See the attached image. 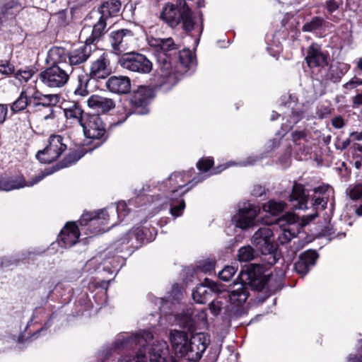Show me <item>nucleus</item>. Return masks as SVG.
<instances>
[{
	"instance_id": "f8f14e48",
	"label": "nucleus",
	"mask_w": 362,
	"mask_h": 362,
	"mask_svg": "<svg viewBox=\"0 0 362 362\" xmlns=\"http://www.w3.org/2000/svg\"><path fill=\"white\" fill-rule=\"evenodd\" d=\"M48 174L41 173L28 182L25 181L23 175H0V191L8 192L25 187H32L43 180Z\"/></svg>"
},
{
	"instance_id": "6e6d98bb",
	"label": "nucleus",
	"mask_w": 362,
	"mask_h": 362,
	"mask_svg": "<svg viewBox=\"0 0 362 362\" xmlns=\"http://www.w3.org/2000/svg\"><path fill=\"white\" fill-rule=\"evenodd\" d=\"M307 131H295L291 134L292 141L296 145H300L301 140H305L307 137Z\"/></svg>"
},
{
	"instance_id": "f03ea898",
	"label": "nucleus",
	"mask_w": 362,
	"mask_h": 362,
	"mask_svg": "<svg viewBox=\"0 0 362 362\" xmlns=\"http://www.w3.org/2000/svg\"><path fill=\"white\" fill-rule=\"evenodd\" d=\"M267 281L262 267L258 264H250L245 270L240 271L237 280L234 281L233 288L224 293L231 305L240 307L249 296L248 286L253 290L262 291Z\"/></svg>"
},
{
	"instance_id": "9b49d317",
	"label": "nucleus",
	"mask_w": 362,
	"mask_h": 362,
	"mask_svg": "<svg viewBox=\"0 0 362 362\" xmlns=\"http://www.w3.org/2000/svg\"><path fill=\"white\" fill-rule=\"evenodd\" d=\"M61 135L53 134L49 138V144L36 154L37 159L42 163H51L56 160L66 149Z\"/></svg>"
},
{
	"instance_id": "ddd939ff",
	"label": "nucleus",
	"mask_w": 362,
	"mask_h": 362,
	"mask_svg": "<svg viewBox=\"0 0 362 362\" xmlns=\"http://www.w3.org/2000/svg\"><path fill=\"white\" fill-rule=\"evenodd\" d=\"M295 222V216L291 213H288L281 217L275 218L273 220H269L267 217L262 218V223L265 225L276 224L281 228V233L277 238V242L280 245L288 243L294 237V233H291L288 226Z\"/></svg>"
},
{
	"instance_id": "774afa93",
	"label": "nucleus",
	"mask_w": 362,
	"mask_h": 362,
	"mask_svg": "<svg viewBox=\"0 0 362 362\" xmlns=\"http://www.w3.org/2000/svg\"><path fill=\"white\" fill-rule=\"evenodd\" d=\"M352 107H358L362 105V90L358 91V93L351 98Z\"/></svg>"
},
{
	"instance_id": "bb28decb",
	"label": "nucleus",
	"mask_w": 362,
	"mask_h": 362,
	"mask_svg": "<svg viewBox=\"0 0 362 362\" xmlns=\"http://www.w3.org/2000/svg\"><path fill=\"white\" fill-rule=\"evenodd\" d=\"M308 196V192L305 189L304 186L295 182L288 200L291 202H294L293 207L295 209H307Z\"/></svg>"
},
{
	"instance_id": "4d7b16f0",
	"label": "nucleus",
	"mask_w": 362,
	"mask_h": 362,
	"mask_svg": "<svg viewBox=\"0 0 362 362\" xmlns=\"http://www.w3.org/2000/svg\"><path fill=\"white\" fill-rule=\"evenodd\" d=\"M57 18V23L59 26L64 27L67 25V12L62 10L54 14Z\"/></svg>"
},
{
	"instance_id": "c9c22d12",
	"label": "nucleus",
	"mask_w": 362,
	"mask_h": 362,
	"mask_svg": "<svg viewBox=\"0 0 362 362\" xmlns=\"http://www.w3.org/2000/svg\"><path fill=\"white\" fill-rule=\"evenodd\" d=\"M32 254L31 252L18 253L13 256H4L0 257V268L5 269L17 267L21 262L28 259Z\"/></svg>"
},
{
	"instance_id": "c756f323",
	"label": "nucleus",
	"mask_w": 362,
	"mask_h": 362,
	"mask_svg": "<svg viewBox=\"0 0 362 362\" xmlns=\"http://www.w3.org/2000/svg\"><path fill=\"white\" fill-rule=\"evenodd\" d=\"M115 253L112 255H110L111 251L105 254L101 262L103 270L107 272L109 274H113L115 272L118 271L119 267L124 262V259H121V256L118 255L122 250L118 251V248H115Z\"/></svg>"
},
{
	"instance_id": "69168bd1",
	"label": "nucleus",
	"mask_w": 362,
	"mask_h": 362,
	"mask_svg": "<svg viewBox=\"0 0 362 362\" xmlns=\"http://www.w3.org/2000/svg\"><path fill=\"white\" fill-rule=\"evenodd\" d=\"M332 125L336 129H341L345 126L344 118L339 115L332 119Z\"/></svg>"
},
{
	"instance_id": "412c9836",
	"label": "nucleus",
	"mask_w": 362,
	"mask_h": 362,
	"mask_svg": "<svg viewBox=\"0 0 362 362\" xmlns=\"http://www.w3.org/2000/svg\"><path fill=\"white\" fill-rule=\"evenodd\" d=\"M329 58L328 52H322L317 45L312 44L307 50L305 61L310 69L325 68L328 65Z\"/></svg>"
},
{
	"instance_id": "603ef678",
	"label": "nucleus",
	"mask_w": 362,
	"mask_h": 362,
	"mask_svg": "<svg viewBox=\"0 0 362 362\" xmlns=\"http://www.w3.org/2000/svg\"><path fill=\"white\" fill-rule=\"evenodd\" d=\"M185 209V202L183 199H180L177 204H172L170 206V214L175 218L180 216Z\"/></svg>"
},
{
	"instance_id": "4c0bfd02",
	"label": "nucleus",
	"mask_w": 362,
	"mask_h": 362,
	"mask_svg": "<svg viewBox=\"0 0 362 362\" xmlns=\"http://www.w3.org/2000/svg\"><path fill=\"white\" fill-rule=\"evenodd\" d=\"M349 69V65L342 62H337L329 67V78L333 83H339Z\"/></svg>"
},
{
	"instance_id": "3c124183",
	"label": "nucleus",
	"mask_w": 362,
	"mask_h": 362,
	"mask_svg": "<svg viewBox=\"0 0 362 362\" xmlns=\"http://www.w3.org/2000/svg\"><path fill=\"white\" fill-rule=\"evenodd\" d=\"M214 165V159L212 158H203L197 163V168L201 172H208Z\"/></svg>"
},
{
	"instance_id": "7ed1b4c3",
	"label": "nucleus",
	"mask_w": 362,
	"mask_h": 362,
	"mask_svg": "<svg viewBox=\"0 0 362 362\" xmlns=\"http://www.w3.org/2000/svg\"><path fill=\"white\" fill-rule=\"evenodd\" d=\"M192 14L185 1H180L179 5L167 3L162 8L160 18L171 28H175L182 22L183 29L190 33L194 26Z\"/></svg>"
},
{
	"instance_id": "423d86ee",
	"label": "nucleus",
	"mask_w": 362,
	"mask_h": 362,
	"mask_svg": "<svg viewBox=\"0 0 362 362\" xmlns=\"http://www.w3.org/2000/svg\"><path fill=\"white\" fill-rule=\"evenodd\" d=\"M81 126L86 138L96 141V146L105 143L109 137L105 124L98 114L86 113Z\"/></svg>"
},
{
	"instance_id": "8fccbe9b",
	"label": "nucleus",
	"mask_w": 362,
	"mask_h": 362,
	"mask_svg": "<svg viewBox=\"0 0 362 362\" xmlns=\"http://www.w3.org/2000/svg\"><path fill=\"white\" fill-rule=\"evenodd\" d=\"M237 269L233 266H226L221 272H218L220 279L228 281L235 274Z\"/></svg>"
},
{
	"instance_id": "393cba45",
	"label": "nucleus",
	"mask_w": 362,
	"mask_h": 362,
	"mask_svg": "<svg viewBox=\"0 0 362 362\" xmlns=\"http://www.w3.org/2000/svg\"><path fill=\"white\" fill-rule=\"evenodd\" d=\"M107 88L112 93L122 95L131 90V80L124 76H110L105 82Z\"/></svg>"
},
{
	"instance_id": "680f3d73",
	"label": "nucleus",
	"mask_w": 362,
	"mask_h": 362,
	"mask_svg": "<svg viewBox=\"0 0 362 362\" xmlns=\"http://www.w3.org/2000/svg\"><path fill=\"white\" fill-rule=\"evenodd\" d=\"M339 4L336 0H327L325 1V8L331 14L339 8Z\"/></svg>"
},
{
	"instance_id": "aec40b11",
	"label": "nucleus",
	"mask_w": 362,
	"mask_h": 362,
	"mask_svg": "<svg viewBox=\"0 0 362 362\" xmlns=\"http://www.w3.org/2000/svg\"><path fill=\"white\" fill-rule=\"evenodd\" d=\"M79 236L80 232L76 223L68 222L60 231L58 243L62 247H71L78 241Z\"/></svg>"
},
{
	"instance_id": "a19ab883",
	"label": "nucleus",
	"mask_w": 362,
	"mask_h": 362,
	"mask_svg": "<svg viewBox=\"0 0 362 362\" xmlns=\"http://www.w3.org/2000/svg\"><path fill=\"white\" fill-rule=\"evenodd\" d=\"M64 115L68 119H75L81 125L82 119H83V116L86 115L81 107L78 105V103H74L69 107L65 108L64 110Z\"/></svg>"
},
{
	"instance_id": "cd10ccee",
	"label": "nucleus",
	"mask_w": 362,
	"mask_h": 362,
	"mask_svg": "<svg viewBox=\"0 0 362 362\" xmlns=\"http://www.w3.org/2000/svg\"><path fill=\"white\" fill-rule=\"evenodd\" d=\"M88 106L103 113H107L115 107V103L111 98L98 95H91L87 100Z\"/></svg>"
},
{
	"instance_id": "c85d7f7f",
	"label": "nucleus",
	"mask_w": 362,
	"mask_h": 362,
	"mask_svg": "<svg viewBox=\"0 0 362 362\" xmlns=\"http://www.w3.org/2000/svg\"><path fill=\"white\" fill-rule=\"evenodd\" d=\"M219 293L220 294L218 296L209 304V309L214 316H218L221 314L223 309L226 316L231 317L233 316V313L229 309V305H228V300H227L225 293L221 291Z\"/></svg>"
},
{
	"instance_id": "58836bf2",
	"label": "nucleus",
	"mask_w": 362,
	"mask_h": 362,
	"mask_svg": "<svg viewBox=\"0 0 362 362\" xmlns=\"http://www.w3.org/2000/svg\"><path fill=\"white\" fill-rule=\"evenodd\" d=\"M107 216L105 209L95 212H84L79 220V223L81 226H87L89 222L95 224V222L99 221L101 218L105 220Z\"/></svg>"
},
{
	"instance_id": "2eb2a0df",
	"label": "nucleus",
	"mask_w": 362,
	"mask_h": 362,
	"mask_svg": "<svg viewBox=\"0 0 362 362\" xmlns=\"http://www.w3.org/2000/svg\"><path fill=\"white\" fill-rule=\"evenodd\" d=\"M209 345V340L202 333L193 336L182 358L191 361L199 360Z\"/></svg>"
},
{
	"instance_id": "0eeeda50",
	"label": "nucleus",
	"mask_w": 362,
	"mask_h": 362,
	"mask_svg": "<svg viewBox=\"0 0 362 362\" xmlns=\"http://www.w3.org/2000/svg\"><path fill=\"white\" fill-rule=\"evenodd\" d=\"M72 72L66 64H52L39 74V79L47 87L62 88L69 81Z\"/></svg>"
},
{
	"instance_id": "13d9d810",
	"label": "nucleus",
	"mask_w": 362,
	"mask_h": 362,
	"mask_svg": "<svg viewBox=\"0 0 362 362\" xmlns=\"http://www.w3.org/2000/svg\"><path fill=\"white\" fill-rule=\"evenodd\" d=\"M15 71L14 66L6 61L4 63L0 62V73L9 75Z\"/></svg>"
},
{
	"instance_id": "7c9ffc66",
	"label": "nucleus",
	"mask_w": 362,
	"mask_h": 362,
	"mask_svg": "<svg viewBox=\"0 0 362 362\" xmlns=\"http://www.w3.org/2000/svg\"><path fill=\"white\" fill-rule=\"evenodd\" d=\"M148 229L142 227H134L121 239V243H129L133 238L140 244L151 242L152 238L148 236Z\"/></svg>"
},
{
	"instance_id": "4468645a",
	"label": "nucleus",
	"mask_w": 362,
	"mask_h": 362,
	"mask_svg": "<svg viewBox=\"0 0 362 362\" xmlns=\"http://www.w3.org/2000/svg\"><path fill=\"white\" fill-rule=\"evenodd\" d=\"M259 210L250 203L245 204L232 218V222L235 227L247 229L255 225V221Z\"/></svg>"
},
{
	"instance_id": "5fc2aeb1",
	"label": "nucleus",
	"mask_w": 362,
	"mask_h": 362,
	"mask_svg": "<svg viewBox=\"0 0 362 362\" xmlns=\"http://www.w3.org/2000/svg\"><path fill=\"white\" fill-rule=\"evenodd\" d=\"M362 85V78L357 76L353 77L348 82L343 85V88L346 90H353L356 88L358 86Z\"/></svg>"
},
{
	"instance_id": "f3484780",
	"label": "nucleus",
	"mask_w": 362,
	"mask_h": 362,
	"mask_svg": "<svg viewBox=\"0 0 362 362\" xmlns=\"http://www.w3.org/2000/svg\"><path fill=\"white\" fill-rule=\"evenodd\" d=\"M112 74L110 62L105 53L93 61L90 67L89 77L95 81L106 79Z\"/></svg>"
},
{
	"instance_id": "39448f33",
	"label": "nucleus",
	"mask_w": 362,
	"mask_h": 362,
	"mask_svg": "<svg viewBox=\"0 0 362 362\" xmlns=\"http://www.w3.org/2000/svg\"><path fill=\"white\" fill-rule=\"evenodd\" d=\"M192 174L190 172L173 173L166 180L162 182L161 183H158V190L170 192V196L169 198L173 199L177 196L176 193L177 192L178 189L183 188L187 185H191L190 187H187L186 189L181 192L180 195V197H182L187 192H189L192 187H194L199 182L204 180L203 176L194 177L191 180H187L185 179L186 177H189Z\"/></svg>"
},
{
	"instance_id": "6ab92c4d",
	"label": "nucleus",
	"mask_w": 362,
	"mask_h": 362,
	"mask_svg": "<svg viewBox=\"0 0 362 362\" xmlns=\"http://www.w3.org/2000/svg\"><path fill=\"white\" fill-rule=\"evenodd\" d=\"M133 35V32L129 29H119L112 31L109 35V40L114 52L117 54H120L124 52Z\"/></svg>"
},
{
	"instance_id": "a18cd8bd",
	"label": "nucleus",
	"mask_w": 362,
	"mask_h": 362,
	"mask_svg": "<svg viewBox=\"0 0 362 362\" xmlns=\"http://www.w3.org/2000/svg\"><path fill=\"white\" fill-rule=\"evenodd\" d=\"M178 63L183 68H189L193 62V58L191 51L189 49H183L178 52Z\"/></svg>"
},
{
	"instance_id": "72a5a7b5",
	"label": "nucleus",
	"mask_w": 362,
	"mask_h": 362,
	"mask_svg": "<svg viewBox=\"0 0 362 362\" xmlns=\"http://www.w3.org/2000/svg\"><path fill=\"white\" fill-rule=\"evenodd\" d=\"M328 22L321 16H313L306 21L302 26V31L304 33H317L325 30Z\"/></svg>"
},
{
	"instance_id": "ea45409f",
	"label": "nucleus",
	"mask_w": 362,
	"mask_h": 362,
	"mask_svg": "<svg viewBox=\"0 0 362 362\" xmlns=\"http://www.w3.org/2000/svg\"><path fill=\"white\" fill-rule=\"evenodd\" d=\"M286 206V204L284 202H276L274 199H271L263 204L262 209L272 216L276 217L284 211Z\"/></svg>"
},
{
	"instance_id": "4be33fe9",
	"label": "nucleus",
	"mask_w": 362,
	"mask_h": 362,
	"mask_svg": "<svg viewBox=\"0 0 362 362\" xmlns=\"http://www.w3.org/2000/svg\"><path fill=\"white\" fill-rule=\"evenodd\" d=\"M318 257L319 254L315 250H308L303 252L294 264L295 270L302 276H305L308 273L310 267L315 264Z\"/></svg>"
},
{
	"instance_id": "c03bdc74",
	"label": "nucleus",
	"mask_w": 362,
	"mask_h": 362,
	"mask_svg": "<svg viewBox=\"0 0 362 362\" xmlns=\"http://www.w3.org/2000/svg\"><path fill=\"white\" fill-rule=\"evenodd\" d=\"M51 54L54 57L53 64H60L61 63H68V52L65 48L55 47L50 50Z\"/></svg>"
},
{
	"instance_id": "37998d69",
	"label": "nucleus",
	"mask_w": 362,
	"mask_h": 362,
	"mask_svg": "<svg viewBox=\"0 0 362 362\" xmlns=\"http://www.w3.org/2000/svg\"><path fill=\"white\" fill-rule=\"evenodd\" d=\"M90 80L92 79L89 77V74H85L78 75L77 78L78 85L74 90V93L81 96L88 95V91L87 90V86Z\"/></svg>"
},
{
	"instance_id": "e2e57ef3",
	"label": "nucleus",
	"mask_w": 362,
	"mask_h": 362,
	"mask_svg": "<svg viewBox=\"0 0 362 362\" xmlns=\"http://www.w3.org/2000/svg\"><path fill=\"white\" fill-rule=\"evenodd\" d=\"M313 200L315 206H321L322 209L327 207V197H325L323 194L322 197H314Z\"/></svg>"
},
{
	"instance_id": "0e129e2a",
	"label": "nucleus",
	"mask_w": 362,
	"mask_h": 362,
	"mask_svg": "<svg viewBox=\"0 0 362 362\" xmlns=\"http://www.w3.org/2000/svg\"><path fill=\"white\" fill-rule=\"evenodd\" d=\"M117 213L118 214V216H125L129 214V209L128 207L124 202H119L118 203L117 208H116Z\"/></svg>"
},
{
	"instance_id": "5701e85b",
	"label": "nucleus",
	"mask_w": 362,
	"mask_h": 362,
	"mask_svg": "<svg viewBox=\"0 0 362 362\" xmlns=\"http://www.w3.org/2000/svg\"><path fill=\"white\" fill-rule=\"evenodd\" d=\"M60 96L58 94H43L35 90L30 96V103L34 108L53 107L59 103Z\"/></svg>"
},
{
	"instance_id": "20e7f679",
	"label": "nucleus",
	"mask_w": 362,
	"mask_h": 362,
	"mask_svg": "<svg viewBox=\"0 0 362 362\" xmlns=\"http://www.w3.org/2000/svg\"><path fill=\"white\" fill-rule=\"evenodd\" d=\"M154 97L153 89L148 86H140L137 89L134 90L127 99L129 108L126 110L124 121L132 114L139 115L148 114L150 112L148 105Z\"/></svg>"
},
{
	"instance_id": "e433bc0d",
	"label": "nucleus",
	"mask_w": 362,
	"mask_h": 362,
	"mask_svg": "<svg viewBox=\"0 0 362 362\" xmlns=\"http://www.w3.org/2000/svg\"><path fill=\"white\" fill-rule=\"evenodd\" d=\"M21 7L16 0H5L0 12V26L15 16L14 9Z\"/></svg>"
},
{
	"instance_id": "bf43d9fd",
	"label": "nucleus",
	"mask_w": 362,
	"mask_h": 362,
	"mask_svg": "<svg viewBox=\"0 0 362 362\" xmlns=\"http://www.w3.org/2000/svg\"><path fill=\"white\" fill-rule=\"evenodd\" d=\"M350 144H351L350 137L345 140H342L340 138L337 137L335 141V143H334L336 149L340 150V151H344V150L346 149Z\"/></svg>"
},
{
	"instance_id": "09e8293b",
	"label": "nucleus",
	"mask_w": 362,
	"mask_h": 362,
	"mask_svg": "<svg viewBox=\"0 0 362 362\" xmlns=\"http://www.w3.org/2000/svg\"><path fill=\"white\" fill-rule=\"evenodd\" d=\"M35 74V71L30 68L19 69L15 74V77L21 81L28 82Z\"/></svg>"
},
{
	"instance_id": "f704fd0d",
	"label": "nucleus",
	"mask_w": 362,
	"mask_h": 362,
	"mask_svg": "<svg viewBox=\"0 0 362 362\" xmlns=\"http://www.w3.org/2000/svg\"><path fill=\"white\" fill-rule=\"evenodd\" d=\"M86 151L83 148L76 149L70 151L60 162L57 163L55 170L67 168L69 166L75 164L78 160H80L85 154Z\"/></svg>"
},
{
	"instance_id": "49530a36",
	"label": "nucleus",
	"mask_w": 362,
	"mask_h": 362,
	"mask_svg": "<svg viewBox=\"0 0 362 362\" xmlns=\"http://www.w3.org/2000/svg\"><path fill=\"white\" fill-rule=\"evenodd\" d=\"M238 256L240 262H249L255 258V251L250 245L244 246L239 249Z\"/></svg>"
},
{
	"instance_id": "6e6552de",
	"label": "nucleus",
	"mask_w": 362,
	"mask_h": 362,
	"mask_svg": "<svg viewBox=\"0 0 362 362\" xmlns=\"http://www.w3.org/2000/svg\"><path fill=\"white\" fill-rule=\"evenodd\" d=\"M274 233L267 227L259 228L252 237V243L263 255H269V264H274L277 259L275 255L276 247L274 243Z\"/></svg>"
},
{
	"instance_id": "338daca9",
	"label": "nucleus",
	"mask_w": 362,
	"mask_h": 362,
	"mask_svg": "<svg viewBox=\"0 0 362 362\" xmlns=\"http://www.w3.org/2000/svg\"><path fill=\"white\" fill-rule=\"evenodd\" d=\"M266 194V189L264 187L257 185L253 187L252 194L255 197H259Z\"/></svg>"
},
{
	"instance_id": "1a4fd4ad",
	"label": "nucleus",
	"mask_w": 362,
	"mask_h": 362,
	"mask_svg": "<svg viewBox=\"0 0 362 362\" xmlns=\"http://www.w3.org/2000/svg\"><path fill=\"white\" fill-rule=\"evenodd\" d=\"M157 62L160 71L158 73L155 87L170 90L176 83L175 74L172 71V54H158Z\"/></svg>"
},
{
	"instance_id": "473e14b6",
	"label": "nucleus",
	"mask_w": 362,
	"mask_h": 362,
	"mask_svg": "<svg viewBox=\"0 0 362 362\" xmlns=\"http://www.w3.org/2000/svg\"><path fill=\"white\" fill-rule=\"evenodd\" d=\"M121 8V2L119 0H110L104 2L99 8L100 16L105 19L117 16Z\"/></svg>"
},
{
	"instance_id": "79ce46f5",
	"label": "nucleus",
	"mask_w": 362,
	"mask_h": 362,
	"mask_svg": "<svg viewBox=\"0 0 362 362\" xmlns=\"http://www.w3.org/2000/svg\"><path fill=\"white\" fill-rule=\"evenodd\" d=\"M29 100L30 96L25 91H22L18 98L11 105V110L13 113H17L25 110L28 105L31 106Z\"/></svg>"
},
{
	"instance_id": "2f4dec72",
	"label": "nucleus",
	"mask_w": 362,
	"mask_h": 362,
	"mask_svg": "<svg viewBox=\"0 0 362 362\" xmlns=\"http://www.w3.org/2000/svg\"><path fill=\"white\" fill-rule=\"evenodd\" d=\"M107 27V19L100 16L98 21L93 25L90 35L86 38V43L96 45L104 36Z\"/></svg>"
},
{
	"instance_id": "9d476101",
	"label": "nucleus",
	"mask_w": 362,
	"mask_h": 362,
	"mask_svg": "<svg viewBox=\"0 0 362 362\" xmlns=\"http://www.w3.org/2000/svg\"><path fill=\"white\" fill-rule=\"evenodd\" d=\"M118 63L124 69L139 74H148L153 68L152 62L144 54L136 52L124 53Z\"/></svg>"
},
{
	"instance_id": "f257e3e1",
	"label": "nucleus",
	"mask_w": 362,
	"mask_h": 362,
	"mask_svg": "<svg viewBox=\"0 0 362 362\" xmlns=\"http://www.w3.org/2000/svg\"><path fill=\"white\" fill-rule=\"evenodd\" d=\"M153 339L151 332L142 329L127 337L117 339L114 346L119 350H136L134 356L126 355L117 362H165L168 345L165 341L151 344Z\"/></svg>"
},
{
	"instance_id": "b1692460",
	"label": "nucleus",
	"mask_w": 362,
	"mask_h": 362,
	"mask_svg": "<svg viewBox=\"0 0 362 362\" xmlns=\"http://www.w3.org/2000/svg\"><path fill=\"white\" fill-rule=\"evenodd\" d=\"M148 42L150 47L154 48L158 54H176L179 49L177 45L175 44L172 37H154L148 38Z\"/></svg>"
},
{
	"instance_id": "a878e982",
	"label": "nucleus",
	"mask_w": 362,
	"mask_h": 362,
	"mask_svg": "<svg viewBox=\"0 0 362 362\" xmlns=\"http://www.w3.org/2000/svg\"><path fill=\"white\" fill-rule=\"evenodd\" d=\"M170 341L175 354L182 358L190 342L187 333L185 331L171 330L170 332Z\"/></svg>"
},
{
	"instance_id": "a211bd4d",
	"label": "nucleus",
	"mask_w": 362,
	"mask_h": 362,
	"mask_svg": "<svg viewBox=\"0 0 362 362\" xmlns=\"http://www.w3.org/2000/svg\"><path fill=\"white\" fill-rule=\"evenodd\" d=\"M221 291L220 286L216 283L205 279L203 284H200L192 291V298L197 303L204 304L213 297L214 293Z\"/></svg>"
},
{
	"instance_id": "052dcab7",
	"label": "nucleus",
	"mask_w": 362,
	"mask_h": 362,
	"mask_svg": "<svg viewBox=\"0 0 362 362\" xmlns=\"http://www.w3.org/2000/svg\"><path fill=\"white\" fill-rule=\"evenodd\" d=\"M216 262L212 260H206L200 266V269L204 273H210L215 269Z\"/></svg>"
},
{
	"instance_id": "864d4df0",
	"label": "nucleus",
	"mask_w": 362,
	"mask_h": 362,
	"mask_svg": "<svg viewBox=\"0 0 362 362\" xmlns=\"http://www.w3.org/2000/svg\"><path fill=\"white\" fill-rule=\"evenodd\" d=\"M303 117L304 111L303 109H293L290 116L291 122H293V125L290 127V129H291L294 124L300 122Z\"/></svg>"
},
{
	"instance_id": "dca6fc26",
	"label": "nucleus",
	"mask_w": 362,
	"mask_h": 362,
	"mask_svg": "<svg viewBox=\"0 0 362 362\" xmlns=\"http://www.w3.org/2000/svg\"><path fill=\"white\" fill-rule=\"evenodd\" d=\"M92 54V49L90 44L84 43L77 48L68 52L67 66L73 73L74 70L81 66L90 58Z\"/></svg>"
},
{
	"instance_id": "de8ad7c7",
	"label": "nucleus",
	"mask_w": 362,
	"mask_h": 362,
	"mask_svg": "<svg viewBox=\"0 0 362 362\" xmlns=\"http://www.w3.org/2000/svg\"><path fill=\"white\" fill-rule=\"evenodd\" d=\"M348 194L351 199L356 201L362 198V183L351 185L348 189Z\"/></svg>"
}]
</instances>
